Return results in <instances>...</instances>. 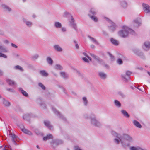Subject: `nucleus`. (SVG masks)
<instances>
[{"label":"nucleus","mask_w":150,"mask_h":150,"mask_svg":"<svg viewBox=\"0 0 150 150\" xmlns=\"http://www.w3.org/2000/svg\"><path fill=\"white\" fill-rule=\"evenodd\" d=\"M112 134L116 138L114 139V142L117 144H118L122 140L127 141L129 142H132L133 141L132 138L130 135L126 134L121 135L117 133L114 131H111Z\"/></svg>","instance_id":"nucleus-1"},{"label":"nucleus","mask_w":150,"mask_h":150,"mask_svg":"<svg viewBox=\"0 0 150 150\" xmlns=\"http://www.w3.org/2000/svg\"><path fill=\"white\" fill-rule=\"evenodd\" d=\"M129 33H131L132 35L135 34V32L126 26H124L123 27V29L119 32L118 34L119 36L122 37H127Z\"/></svg>","instance_id":"nucleus-2"},{"label":"nucleus","mask_w":150,"mask_h":150,"mask_svg":"<svg viewBox=\"0 0 150 150\" xmlns=\"http://www.w3.org/2000/svg\"><path fill=\"white\" fill-rule=\"evenodd\" d=\"M104 18L105 20H106L107 21H108L111 25L109 26V29L110 31L111 32H113L116 29V25L115 24L112 22V21L110 20L108 18H107L105 17Z\"/></svg>","instance_id":"nucleus-3"},{"label":"nucleus","mask_w":150,"mask_h":150,"mask_svg":"<svg viewBox=\"0 0 150 150\" xmlns=\"http://www.w3.org/2000/svg\"><path fill=\"white\" fill-rule=\"evenodd\" d=\"M91 122L92 125L96 126L99 127L101 125L100 122L96 120L94 117L91 118Z\"/></svg>","instance_id":"nucleus-4"},{"label":"nucleus","mask_w":150,"mask_h":150,"mask_svg":"<svg viewBox=\"0 0 150 150\" xmlns=\"http://www.w3.org/2000/svg\"><path fill=\"white\" fill-rule=\"evenodd\" d=\"M142 5L143 10L145 13H150V6L149 5L145 3H143Z\"/></svg>","instance_id":"nucleus-5"},{"label":"nucleus","mask_w":150,"mask_h":150,"mask_svg":"<svg viewBox=\"0 0 150 150\" xmlns=\"http://www.w3.org/2000/svg\"><path fill=\"white\" fill-rule=\"evenodd\" d=\"M120 4L121 7L123 9L127 8L128 6L127 2L124 0H122L120 2Z\"/></svg>","instance_id":"nucleus-6"},{"label":"nucleus","mask_w":150,"mask_h":150,"mask_svg":"<svg viewBox=\"0 0 150 150\" xmlns=\"http://www.w3.org/2000/svg\"><path fill=\"white\" fill-rule=\"evenodd\" d=\"M10 135L11 138L13 142H14L15 144H16V142L19 141V139L18 137L12 133H10Z\"/></svg>","instance_id":"nucleus-7"},{"label":"nucleus","mask_w":150,"mask_h":150,"mask_svg":"<svg viewBox=\"0 0 150 150\" xmlns=\"http://www.w3.org/2000/svg\"><path fill=\"white\" fill-rule=\"evenodd\" d=\"M131 74V72L129 71H127L126 72V75H123L122 76L123 79V80L125 81H127L129 79V76Z\"/></svg>","instance_id":"nucleus-8"},{"label":"nucleus","mask_w":150,"mask_h":150,"mask_svg":"<svg viewBox=\"0 0 150 150\" xmlns=\"http://www.w3.org/2000/svg\"><path fill=\"white\" fill-rule=\"evenodd\" d=\"M141 24L140 19L139 18H137L134 21L133 25L135 27H138Z\"/></svg>","instance_id":"nucleus-9"},{"label":"nucleus","mask_w":150,"mask_h":150,"mask_svg":"<svg viewBox=\"0 0 150 150\" xmlns=\"http://www.w3.org/2000/svg\"><path fill=\"white\" fill-rule=\"evenodd\" d=\"M120 142L124 148H126L130 146V143L129 142H126L125 140H122V141H120Z\"/></svg>","instance_id":"nucleus-10"},{"label":"nucleus","mask_w":150,"mask_h":150,"mask_svg":"<svg viewBox=\"0 0 150 150\" xmlns=\"http://www.w3.org/2000/svg\"><path fill=\"white\" fill-rule=\"evenodd\" d=\"M150 48V42H145L144 43V45L143 46V48L146 50H147L149 49Z\"/></svg>","instance_id":"nucleus-11"},{"label":"nucleus","mask_w":150,"mask_h":150,"mask_svg":"<svg viewBox=\"0 0 150 150\" xmlns=\"http://www.w3.org/2000/svg\"><path fill=\"white\" fill-rule=\"evenodd\" d=\"M54 48L56 51L58 52H62L63 50L62 48L59 45H54Z\"/></svg>","instance_id":"nucleus-12"},{"label":"nucleus","mask_w":150,"mask_h":150,"mask_svg":"<svg viewBox=\"0 0 150 150\" xmlns=\"http://www.w3.org/2000/svg\"><path fill=\"white\" fill-rule=\"evenodd\" d=\"M44 123L50 129H51L53 128L52 126L50 124V122L46 120L44 121Z\"/></svg>","instance_id":"nucleus-13"},{"label":"nucleus","mask_w":150,"mask_h":150,"mask_svg":"<svg viewBox=\"0 0 150 150\" xmlns=\"http://www.w3.org/2000/svg\"><path fill=\"white\" fill-rule=\"evenodd\" d=\"M1 7L2 8L4 9L6 11H10L11 10V9L10 8L5 4H1Z\"/></svg>","instance_id":"nucleus-14"},{"label":"nucleus","mask_w":150,"mask_h":150,"mask_svg":"<svg viewBox=\"0 0 150 150\" xmlns=\"http://www.w3.org/2000/svg\"><path fill=\"white\" fill-rule=\"evenodd\" d=\"M133 123L134 125L137 127L139 128H142V126L140 123L137 121L136 120H134L133 121Z\"/></svg>","instance_id":"nucleus-15"},{"label":"nucleus","mask_w":150,"mask_h":150,"mask_svg":"<svg viewBox=\"0 0 150 150\" xmlns=\"http://www.w3.org/2000/svg\"><path fill=\"white\" fill-rule=\"evenodd\" d=\"M98 75L99 76L101 79H105L107 77L106 74L102 72H99L98 74Z\"/></svg>","instance_id":"nucleus-16"},{"label":"nucleus","mask_w":150,"mask_h":150,"mask_svg":"<svg viewBox=\"0 0 150 150\" xmlns=\"http://www.w3.org/2000/svg\"><path fill=\"white\" fill-rule=\"evenodd\" d=\"M23 21L26 25L29 27H31L32 25V23L31 22L27 21L25 19H23Z\"/></svg>","instance_id":"nucleus-17"},{"label":"nucleus","mask_w":150,"mask_h":150,"mask_svg":"<svg viewBox=\"0 0 150 150\" xmlns=\"http://www.w3.org/2000/svg\"><path fill=\"white\" fill-rule=\"evenodd\" d=\"M74 20L71 17V20L70 21L71 25L75 29H76V24L74 23Z\"/></svg>","instance_id":"nucleus-18"},{"label":"nucleus","mask_w":150,"mask_h":150,"mask_svg":"<svg viewBox=\"0 0 150 150\" xmlns=\"http://www.w3.org/2000/svg\"><path fill=\"white\" fill-rule=\"evenodd\" d=\"M0 51L3 52H8V50L6 47L3 45H0Z\"/></svg>","instance_id":"nucleus-19"},{"label":"nucleus","mask_w":150,"mask_h":150,"mask_svg":"<svg viewBox=\"0 0 150 150\" xmlns=\"http://www.w3.org/2000/svg\"><path fill=\"white\" fill-rule=\"evenodd\" d=\"M53 138V136L51 134H49L46 136L45 137L43 138V140L44 141H46L47 140L52 139Z\"/></svg>","instance_id":"nucleus-20"},{"label":"nucleus","mask_w":150,"mask_h":150,"mask_svg":"<svg viewBox=\"0 0 150 150\" xmlns=\"http://www.w3.org/2000/svg\"><path fill=\"white\" fill-rule=\"evenodd\" d=\"M23 118L24 119L28 120H30V115L29 114H25L23 115Z\"/></svg>","instance_id":"nucleus-21"},{"label":"nucleus","mask_w":150,"mask_h":150,"mask_svg":"<svg viewBox=\"0 0 150 150\" xmlns=\"http://www.w3.org/2000/svg\"><path fill=\"white\" fill-rule=\"evenodd\" d=\"M121 112L124 116L127 117H129V115L125 110H122Z\"/></svg>","instance_id":"nucleus-22"},{"label":"nucleus","mask_w":150,"mask_h":150,"mask_svg":"<svg viewBox=\"0 0 150 150\" xmlns=\"http://www.w3.org/2000/svg\"><path fill=\"white\" fill-rule=\"evenodd\" d=\"M19 91L21 92V93L25 96L27 97L28 96V94L27 93L24 91V90H23L22 88H20L19 89Z\"/></svg>","instance_id":"nucleus-23"},{"label":"nucleus","mask_w":150,"mask_h":150,"mask_svg":"<svg viewBox=\"0 0 150 150\" xmlns=\"http://www.w3.org/2000/svg\"><path fill=\"white\" fill-rule=\"evenodd\" d=\"M3 104L4 106L6 107H9L10 105V103L9 101L4 99H3Z\"/></svg>","instance_id":"nucleus-24"},{"label":"nucleus","mask_w":150,"mask_h":150,"mask_svg":"<svg viewBox=\"0 0 150 150\" xmlns=\"http://www.w3.org/2000/svg\"><path fill=\"white\" fill-rule=\"evenodd\" d=\"M40 73L42 75L44 76H47L48 75V73L44 70L40 71Z\"/></svg>","instance_id":"nucleus-25"},{"label":"nucleus","mask_w":150,"mask_h":150,"mask_svg":"<svg viewBox=\"0 0 150 150\" xmlns=\"http://www.w3.org/2000/svg\"><path fill=\"white\" fill-rule=\"evenodd\" d=\"M110 40L111 42L114 45H117L119 44L118 41L113 38H111Z\"/></svg>","instance_id":"nucleus-26"},{"label":"nucleus","mask_w":150,"mask_h":150,"mask_svg":"<svg viewBox=\"0 0 150 150\" xmlns=\"http://www.w3.org/2000/svg\"><path fill=\"white\" fill-rule=\"evenodd\" d=\"M54 26L57 28H60L61 27L62 25L61 23L59 22H55L54 24Z\"/></svg>","instance_id":"nucleus-27"},{"label":"nucleus","mask_w":150,"mask_h":150,"mask_svg":"<svg viewBox=\"0 0 150 150\" xmlns=\"http://www.w3.org/2000/svg\"><path fill=\"white\" fill-rule=\"evenodd\" d=\"M114 103L115 105L116 106L118 107H120L121 106V103L118 101L117 100H115L114 101Z\"/></svg>","instance_id":"nucleus-28"},{"label":"nucleus","mask_w":150,"mask_h":150,"mask_svg":"<svg viewBox=\"0 0 150 150\" xmlns=\"http://www.w3.org/2000/svg\"><path fill=\"white\" fill-rule=\"evenodd\" d=\"M23 132L31 136L32 135V133L28 129H25L23 130Z\"/></svg>","instance_id":"nucleus-29"},{"label":"nucleus","mask_w":150,"mask_h":150,"mask_svg":"<svg viewBox=\"0 0 150 150\" xmlns=\"http://www.w3.org/2000/svg\"><path fill=\"white\" fill-rule=\"evenodd\" d=\"M60 74L62 77L64 78H67L68 77V75L64 72H61Z\"/></svg>","instance_id":"nucleus-30"},{"label":"nucleus","mask_w":150,"mask_h":150,"mask_svg":"<svg viewBox=\"0 0 150 150\" xmlns=\"http://www.w3.org/2000/svg\"><path fill=\"white\" fill-rule=\"evenodd\" d=\"M52 109L55 114L59 115V117H60L61 118H63V116L62 115L60 114L59 113V112L57 111V110H56V109L55 108L52 107Z\"/></svg>","instance_id":"nucleus-31"},{"label":"nucleus","mask_w":150,"mask_h":150,"mask_svg":"<svg viewBox=\"0 0 150 150\" xmlns=\"http://www.w3.org/2000/svg\"><path fill=\"white\" fill-rule=\"evenodd\" d=\"M47 60L48 63L50 64H52L53 63V61L49 57H48L47 58Z\"/></svg>","instance_id":"nucleus-32"},{"label":"nucleus","mask_w":150,"mask_h":150,"mask_svg":"<svg viewBox=\"0 0 150 150\" xmlns=\"http://www.w3.org/2000/svg\"><path fill=\"white\" fill-rule=\"evenodd\" d=\"M7 82L10 85H13L15 84V83L14 82L10 79H7L6 80Z\"/></svg>","instance_id":"nucleus-33"},{"label":"nucleus","mask_w":150,"mask_h":150,"mask_svg":"<svg viewBox=\"0 0 150 150\" xmlns=\"http://www.w3.org/2000/svg\"><path fill=\"white\" fill-rule=\"evenodd\" d=\"M14 68L16 69L20 70L22 71H23V69L19 65H17L15 66Z\"/></svg>","instance_id":"nucleus-34"},{"label":"nucleus","mask_w":150,"mask_h":150,"mask_svg":"<svg viewBox=\"0 0 150 150\" xmlns=\"http://www.w3.org/2000/svg\"><path fill=\"white\" fill-rule=\"evenodd\" d=\"M62 68L61 65L59 64H57L55 66V68L57 70H61Z\"/></svg>","instance_id":"nucleus-35"},{"label":"nucleus","mask_w":150,"mask_h":150,"mask_svg":"<svg viewBox=\"0 0 150 150\" xmlns=\"http://www.w3.org/2000/svg\"><path fill=\"white\" fill-rule=\"evenodd\" d=\"M90 12L93 15H95L96 14V11L95 9L93 8H91L90 10Z\"/></svg>","instance_id":"nucleus-36"},{"label":"nucleus","mask_w":150,"mask_h":150,"mask_svg":"<svg viewBox=\"0 0 150 150\" xmlns=\"http://www.w3.org/2000/svg\"><path fill=\"white\" fill-rule=\"evenodd\" d=\"M88 37L90 38L91 40L93 42L96 44L98 43L97 42L94 38L90 36H89Z\"/></svg>","instance_id":"nucleus-37"},{"label":"nucleus","mask_w":150,"mask_h":150,"mask_svg":"<svg viewBox=\"0 0 150 150\" xmlns=\"http://www.w3.org/2000/svg\"><path fill=\"white\" fill-rule=\"evenodd\" d=\"M19 127L21 129V130L23 132V130L25 129H26L25 128L23 125L22 124H21L19 125Z\"/></svg>","instance_id":"nucleus-38"},{"label":"nucleus","mask_w":150,"mask_h":150,"mask_svg":"<svg viewBox=\"0 0 150 150\" xmlns=\"http://www.w3.org/2000/svg\"><path fill=\"white\" fill-rule=\"evenodd\" d=\"M90 18L91 19L93 20L95 22H97L98 21V18L97 17L93 16H90Z\"/></svg>","instance_id":"nucleus-39"},{"label":"nucleus","mask_w":150,"mask_h":150,"mask_svg":"<svg viewBox=\"0 0 150 150\" xmlns=\"http://www.w3.org/2000/svg\"><path fill=\"white\" fill-rule=\"evenodd\" d=\"M84 104L86 105L87 104L88 101L86 98L85 97H84L83 98Z\"/></svg>","instance_id":"nucleus-40"},{"label":"nucleus","mask_w":150,"mask_h":150,"mask_svg":"<svg viewBox=\"0 0 150 150\" xmlns=\"http://www.w3.org/2000/svg\"><path fill=\"white\" fill-rule=\"evenodd\" d=\"M117 63L119 64H121L123 63V61L121 59H119L117 60Z\"/></svg>","instance_id":"nucleus-41"},{"label":"nucleus","mask_w":150,"mask_h":150,"mask_svg":"<svg viewBox=\"0 0 150 150\" xmlns=\"http://www.w3.org/2000/svg\"><path fill=\"white\" fill-rule=\"evenodd\" d=\"M83 54L87 58H88V59L90 60V61H91V58L88 55H87V54L86 53H85V52H83Z\"/></svg>","instance_id":"nucleus-42"},{"label":"nucleus","mask_w":150,"mask_h":150,"mask_svg":"<svg viewBox=\"0 0 150 150\" xmlns=\"http://www.w3.org/2000/svg\"><path fill=\"white\" fill-rule=\"evenodd\" d=\"M62 143H63V142L61 140H59L55 142H54L53 144H54V143H57V144L58 145L59 144H62Z\"/></svg>","instance_id":"nucleus-43"},{"label":"nucleus","mask_w":150,"mask_h":150,"mask_svg":"<svg viewBox=\"0 0 150 150\" xmlns=\"http://www.w3.org/2000/svg\"><path fill=\"white\" fill-rule=\"evenodd\" d=\"M39 85L43 89L45 90V86L43 85V84L41 83H39Z\"/></svg>","instance_id":"nucleus-44"},{"label":"nucleus","mask_w":150,"mask_h":150,"mask_svg":"<svg viewBox=\"0 0 150 150\" xmlns=\"http://www.w3.org/2000/svg\"><path fill=\"white\" fill-rule=\"evenodd\" d=\"M3 42L5 44H8L10 43L9 41L8 40L6 39L3 40Z\"/></svg>","instance_id":"nucleus-45"},{"label":"nucleus","mask_w":150,"mask_h":150,"mask_svg":"<svg viewBox=\"0 0 150 150\" xmlns=\"http://www.w3.org/2000/svg\"><path fill=\"white\" fill-rule=\"evenodd\" d=\"M1 57L5 58H6L7 57L5 55L1 53H0V57Z\"/></svg>","instance_id":"nucleus-46"},{"label":"nucleus","mask_w":150,"mask_h":150,"mask_svg":"<svg viewBox=\"0 0 150 150\" xmlns=\"http://www.w3.org/2000/svg\"><path fill=\"white\" fill-rule=\"evenodd\" d=\"M82 59L86 62H88V59H87L86 57H83L82 58Z\"/></svg>","instance_id":"nucleus-47"},{"label":"nucleus","mask_w":150,"mask_h":150,"mask_svg":"<svg viewBox=\"0 0 150 150\" xmlns=\"http://www.w3.org/2000/svg\"><path fill=\"white\" fill-rule=\"evenodd\" d=\"M11 46L13 48H17L18 47V46L13 43H11Z\"/></svg>","instance_id":"nucleus-48"},{"label":"nucleus","mask_w":150,"mask_h":150,"mask_svg":"<svg viewBox=\"0 0 150 150\" xmlns=\"http://www.w3.org/2000/svg\"><path fill=\"white\" fill-rule=\"evenodd\" d=\"M74 42L75 43V47H76L78 49L79 48V46L78 44L77 43L76 41V40H74Z\"/></svg>","instance_id":"nucleus-49"},{"label":"nucleus","mask_w":150,"mask_h":150,"mask_svg":"<svg viewBox=\"0 0 150 150\" xmlns=\"http://www.w3.org/2000/svg\"><path fill=\"white\" fill-rule=\"evenodd\" d=\"M130 150H137V147H131L130 148Z\"/></svg>","instance_id":"nucleus-50"},{"label":"nucleus","mask_w":150,"mask_h":150,"mask_svg":"<svg viewBox=\"0 0 150 150\" xmlns=\"http://www.w3.org/2000/svg\"><path fill=\"white\" fill-rule=\"evenodd\" d=\"M108 54H109V56L110 57L111 59L112 60L113 59H114V57L113 56V55L111 54L109 52H108Z\"/></svg>","instance_id":"nucleus-51"},{"label":"nucleus","mask_w":150,"mask_h":150,"mask_svg":"<svg viewBox=\"0 0 150 150\" xmlns=\"http://www.w3.org/2000/svg\"><path fill=\"white\" fill-rule=\"evenodd\" d=\"M91 56L92 57H93L95 59H98V58H97V56L95 55H94L93 54H91Z\"/></svg>","instance_id":"nucleus-52"},{"label":"nucleus","mask_w":150,"mask_h":150,"mask_svg":"<svg viewBox=\"0 0 150 150\" xmlns=\"http://www.w3.org/2000/svg\"><path fill=\"white\" fill-rule=\"evenodd\" d=\"M118 94L119 95L121 96L122 97H123L124 96V94L122 92H118Z\"/></svg>","instance_id":"nucleus-53"},{"label":"nucleus","mask_w":150,"mask_h":150,"mask_svg":"<svg viewBox=\"0 0 150 150\" xmlns=\"http://www.w3.org/2000/svg\"><path fill=\"white\" fill-rule=\"evenodd\" d=\"M74 148L75 150H82L78 146H75Z\"/></svg>","instance_id":"nucleus-54"},{"label":"nucleus","mask_w":150,"mask_h":150,"mask_svg":"<svg viewBox=\"0 0 150 150\" xmlns=\"http://www.w3.org/2000/svg\"><path fill=\"white\" fill-rule=\"evenodd\" d=\"M35 132L37 134H40V132L38 129H35Z\"/></svg>","instance_id":"nucleus-55"},{"label":"nucleus","mask_w":150,"mask_h":150,"mask_svg":"<svg viewBox=\"0 0 150 150\" xmlns=\"http://www.w3.org/2000/svg\"><path fill=\"white\" fill-rule=\"evenodd\" d=\"M4 31L0 30V35H4Z\"/></svg>","instance_id":"nucleus-56"},{"label":"nucleus","mask_w":150,"mask_h":150,"mask_svg":"<svg viewBox=\"0 0 150 150\" xmlns=\"http://www.w3.org/2000/svg\"><path fill=\"white\" fill-rule=\"evenodd\" d=\"M62 30L63 32H65L66 31V29L65 28L62 27Z\"/></svg>","instance_id":"nucleus-57"},{"label":"nucleus","mask_w":150,"mask_h":150,"mask_svg":"<svg viewBox=\"0 0 150 150\" xmlns=\"http://www.w3.org/2000/svg\"><path fill=\"white\" fill-rule=\"evenodd\" d=\"M3 71L1 70H0V76H2L3 75Z\"/></svg>","instance_id":"nucleus-58"},{"label":"nucleus","mask_w":150,"mask_h":150,"mask_svg":"<svg viewBox=\"0 0 150 150\" xmlns=\"http://www.w3.org/2000/svg\"><path fill=\"white\" fill-rule=\"evenodd\" d=\"M39 57V55L38 54H36L34 56V57H35L36 59L37 58Z\"/></svg>","instance_id":"nucleus-59"},{"label":"nucleus","mask_w":150,"mask_h":150,"mask_svg":"<svg viewBox=\"0 0 150 150\" xmlns=\"http://www.w3.org/2000/svg\"><path fill=\"white\" fill-rule=\"evenodd\" d=\"M137 150H144L142 149L139 147H137Z\"/></svg>","instance_id":"nucleus-60"},{"label":"nucleus","mask_w":150,"mask_h":150,"mask_svg":"<svg viewBox=\"0 0 150 150\" xmlns=\"http://www.w3.org/2000/svg\"><path fill=\"white\" fill-rule=\"evenodd\" d=\"M7 90L11 92H13V89H7Z\"/></svg>","instance_id":"nucleus-61"},{"label":"nucleus","mask_w":150,"mask_h":150,"mask_svg":"<svg viewBox=\"0 0 150 150\" xmlns=\"http://www.w3.org/2000/svg\"><path fill=\"white\" fill-rule=\"evenodd\" d=\"M9 148V147L8 146L6 145V146H5L4 148L6 149V148Z\"/></svg>","instance_id":"nucleus-62"},{"label":"nucleus","mask_w":150,"mask_h":150,"mask_svg":"<svg viewBox=\"0 0 150 150\" xmlns=\"http://www.w3.org/2000/svg\"><path fill=\"white\" fill-rule=\"evenodd\" d=\"M103 33L104 35H107V34L106 32L105 31H103Z\"/></svg>","instance_id":"nucleus-63"},{"label":"nucleus","mask_w":150,"mask_h":150,"mask_svg":"<svg viewBox=\"0 0 150 150\" xmlns=\"http://www.w3.org/2000/svg\"><path fill=\"white\" fill-rule=\"evenodd\" d=\"M42 106L43 107V108H45V105L44 104H43V105H42Z\"/></svg>","instance_id":"nucleus-64"}]
</instances>
